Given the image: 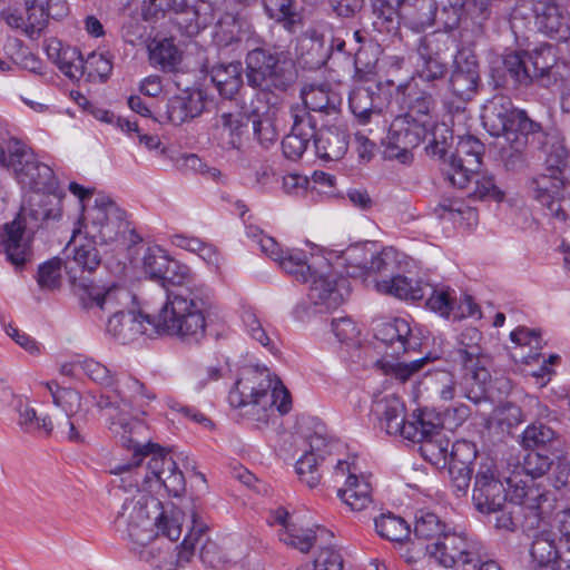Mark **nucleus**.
<instances>
[{
	"label": "nucleus",
	"instance_id": "nucleus-2",
	"mask_svg": "<svg viewBox=\"0 0 570 570\" xmlns=\"http://www.w3.org/2000/svg\"><path fill=\"white\" fill-rule=\"evenodd\" d=\"M229 404L240 410V414L257 423L266 425L274 414V406L279 413L291 410V396L282 382L272 376L266 366L243 368L234 389L228 395Z\"/></svg>",
	"mask_w": 570,
	"mask_h": 570
},
{
	"label": "nucleus",
	"instance_id": "nucleus-30",
	"mask_svg": "<svg viewBox=\"0 0 570 570\" xmlns=\"http://www.w3.org/2000/svg\"><path fill=\"white\" fill-rule=\"evenodd\" d=\"M397 100L402 108L406 109L403 115H410L411 118L423 119L429 126V117L435 107L433 96L426 90L419 87V83L412 79L411 81L400 85L397 88Z\"/></svg>",
	"mask_w": 570,
	"mask_h": 570
},
{
	"label": "nucleus",
	"instance_id": "nucleus-47",
	"mask_svg": "<svg viewBox=\"0 0 570 570\" xmlns=\"http://www.w3.org/2000/svg\"><path fill=\"white\" fill-rule=\"evenodd\" d=\"M279 266L297 281L308 282L315 271L307 255L301 249H286L277 261Z\"/></svg>",
	"mask_w": 570,
	"mask_h": 570
},
{
	"label": "nucleus",
	"instance_id": "nucleus-19",
	"mask_svg": "<svg viewBox=\"0 0 570 570\" xmlns=\"http://www.w3.org/2000/svg\"><path fill=\"white\" fill-rule=\"evenodd\" d=\"M107 332L120 343L127 344L141 335H156V320L135 311H115L108 318Z\"/></svg>",
	"mask_w": 570,
	"mask_h": 570
},
{
	"label": "nucleus",
	"instance_id": "nucleus-11",
	"mask_svg": "<svg viewBox=\"0 0 570 570\" xmlns=\"http://www.w3.org/2000/svg\"><path fill=\"white\" fill-rule=\"evenodd\" d=\"M481 550V544L466 533L450 529L441 539L426 546V551L438 563L455 570H464V567L476 564Z\"/></svg>",
	"mask_w": 570,
	"mask_h": 570
},
{
	"label": "nucleus",
	"instance_id": "nucleus-27",
	"mask_svg": "<svg viewBox=\"0 0 570 570\" xmlns=\"http://www.w3.org/2000/svg\"><path fill=\"white\" fill-rule=\"evenodd\" d=\"M274 523L282 527L278 531L279 540L298 551L306 553L317 541V533L311 528L298 525L293 517L284 508H277L273 512Z\"/></svg>",
	"mask_w": 570,
	"mask_h": 570
},
{
	"label": "nucleus",
	"instance_id": "nucleus-15",
	"mask_svg": "<svg viewBox=\"0 0 570 570\" xmlns=\"http://www.w3.org/2000/svg\"><path fill=\"white\" fill-rule=\"evenodd\" d=\"M428 132L426 122L423 119L411 118L410 115L396 116L389 127L385 138L390 157H395L406 163L410 151L417 147Z\"/></svg>",
	"mask_w": 570,
	"mask_h": 570
},
{
	"label": "nucleus",
	"instance_id": "nucleus-59",
	"mask_svg": "<svg viewBox=\"0 0 570 570\" xmlns=\"http://www.w3.org/2000/svg\"><path fill=\"white\" fill-rule=\"evenodd\" d=\"M426 306L443 317H449L454 308L455 298L453 291L449 287H434L430 285L426 289Z\"/></svg>",
	"mask_w": 570,
	"mask_h": 570
},
{
	"label": "nucleus",
	"instance_id": "nucleus-37",
	"mask_svg": "<svg viewBox=\"0 0 570 570\" xmlns=\"http://www.w3.org/2000/svg\"><path fill=\"white\" fill-rule=\"evenodd\" d=\"M55 404L61 407L66 417L56 422L57 429L72 442H82V436L76 429L71 416L78 412L81 406V395L73 389L65 387L63 391H57L55 394Z\"/></svg>",
	"mask_w": 570,
	"mask_h": 570
},
{
	"label": "nucleus",
	"instance_id": "nucleus-18",
	"mask_svg": "<svg viewBox=\"0 0 570 570\" xmlns=\"http://www.w3.org/2000/svg\"><path fill=\"white\" fill-rule=\"evenodd\" d=\"M532 12L541 33L558 41L570 38V13L556 0H532Z\"/></svg>",
	"mask_w": 570,
	"mask_h": 570
},
{
	"label": "nucleus",
	"instance_id": "nucleus-17",
	"mask_svg": "<svg viewBox=\"0 0 570 570\" xmlns=\"http://www.w3.org/2000/svg\"><path fill=\"white\" fill-rule=\"evenodd\" d=\"M145 274L164 287L168 285L183 286L189 282L190 275L186 266L171 259L160 247H148L142 256Z\"/></svg>",
	"mask_w": 570,
	"mask_h": 570
},
{
	"label": "nucleus",
	"instance_id": "nucleus-58",
	"mask_svg": "<svg viewBox=\"0 0 570 570\" xmlns=\"http://www.w3.org/2000/svg\"><path fill=\"white\" fill-rule=\"evenodd\" d=\"M26 13L24 35L30 39H38L49 22V18L45 11V4L28 1L26 3Z\"/></svg>",
	"mask_w": 570,
	"mask_h": 570
},
{
	"label": "nucleus",
	"instance_id": "nucleus-36",
	"mask_svg": "<svg viewBox=\"0 0 570 570\" xmlns=\"http://www.w3.org/2000/svg\"><path fill=\"white\" fill-rule=\"evenodd\" d=\"M379 293L390 295L400 299L419 301L426 296L430 284L421 279L395 275L389 279H381L375 283Z\"/></svg>",
	"mask_w": 570,
	"mask_h": 570
},
{
	"label": "nucleus",
	"instance_id": "nucleus-60",
	"mask_svg": "<svg viewBox=\"0 0 570 570\" xmlns=\"http://www.w3.org/2000/svg\"><path fill=\"white\" fill-rule=\"evenodd\" d=\"M253 130L255 138L264 148L273 146L279 137L274 114L271 112L255 118L253 120Z\"/></svg>",
	"mask_w": 570,
	"mask_h": 570
},
{
	"label": "nucleus",
	"instance_id": "nucleus-3",
	"mask_svg": "<svg viewBox=\"0 0 570 570\" xmlns=\"http://www.w3.org/2000/svg\"><path fill=\"white\" fill-rule=\"evenodd\" d=\"M126 449L134 452V462L118 464L110 470L111 474L122 475L126 487H132V481H137L148 491L165 488L173 497L185 492V476L176 461L167 450L150 442L149 433L140 446Z\"/></svg>",
	"mask_w": 570,
	"mask_h": 570
},
{
	"label": "nucleus",
	"instance_id": "nucleus-49",
	"mask_svg": "<svg viewBox=\"0 0 570 570\" xmlns=\"http://www.w3.org/2000/svg\"><path fill=\"white\" fill-rule=\"evenodd\" d=\"M181 60V53L174 42L163 39L149 46V61L163 70H174Z\"/></svg>",
	"mask_w": 570,
	"mask_h": 570
},
{
	"label": "nucleus",
	"instance_id": "nucleus-54",
	"mask_svg": "<svg viewBox=\"0 0 570 570\" xmlns=\"http://www.w3.org/2000/svg\"><path fill=\"white\" fill-rule=\"evenodd\" d=\"M450 440L443 434L424 440L421 443L420 451L423 458L434 465H448L450 456Z\"/></svg>",
	"mask_w": 570,
	"mask_h": 570
},
{
	"label": "nucleus",
	"instance_id": "nucleus-35",
	"mask_svg": "<svg viewBox=\"0 0 570 570\" xmlns=\"http://www.w3.org/2000/svg\"><path fill=\"white\" fill-rule=\"evenodd\" d=\"M563 187V174L557 169L546 170L531 180L533 198L552 212H558L554 206L562 194Z\"/></svg>",
	"mask_w": 570,
	"mask_h": 570
},
{
	"label": "nucleus",
	"instance_id": "nucleus-38",
	"mask_svg": "<svg viewBox=\"0 0 570 570\" xmlns=\"http://www.w3.org/2000/svg\"><path fill=\"white\" fill-rule=\"evenodd\" d=\"M530 556L532 563L538 568L570 570V562L561 561V544L556 546L547 534H540L533 539Z\"/></svg>",
	"mask_w": 570,
	"mask_h": 570
},
{
	"label": "nucleus",
	"instance_id": "nucleus-63",
	"mask_svg": "<svg viewBox=\"0 0 570 570\" xmlns=\"http://www.w3.org/2000/svg\"><path fill=\"white\" fill-rule=\"evenodd\" d=\"M343 557L338 550L326 547L322 548L312 562H307L297 570H343Z\"/></svg>",
	"mask_w": 570,
	"mask_h": 570
},
{
	"label": "nucleus",
	"instance_id": "nucleus-56",
	"mask_svg": "<svg viewBox=\"0 0 570 570\" xmlns=\"http://www.w3.org/2000/svg\"><path fill=\"white\" fill-rule=\"evenodd\" d=\"M530 60L531 53L528 52H513L505 56L504 68L515 83L528 85L531 81Z\"/></svg>",
	"mask_w": 570,
	"mask_h": 570
},
{
	"label": "nucleus",
	"instance_id": "nucleus-20",
	"mask_svg": "<svg viewBox=\"0 0 570 570\" xmlns=\"http://www.w3.org/2000/svg\"><path fill=\"white\" fill-rule=\"evenodd\" d=\"M449 90L461 102L471 100L480 85L479 65L473 55L459 52L449 78Z\"/></svg>",
	"mask_w": 570,
	"mask_h": 570
},
{
	"label": "nucleus",
	"instance_id": "nucleus-51",
	"mask_svg": "<svg viewBox=\"0 0 570 570\" xmlns=\"http://www.w3.org/2000/svg\"><path fill=\"white\" fill-rule=\"evenodd\" d=\"M505 144L500 147V158L508 170H518L524 164L523 154L528 146V140L522 136L504 138Z\"/></svg>",
	"mask_w": 570,
	"mask_h": 570
},
{
	"label": "nucleus",
	"instance_id": "nucleus-7",
	"mask_svg": "<svg viewBox=\"0 0 570 570\" xmlns=\"http://www.w3.org/2000/svg\"><path fill=\"white\" fill-rule=\"evenodd\" d=\"M483 335L476 327H466L458 336L451 357L464 370L462 389L464 397L473 403L485 399V387L491 380L487 367L489 357L482 346Z\"/></svg>",
	"mask_w": 570,
	"mask_h": 570
},
{
	"label": "nucleus",
	"instance_id": "nucleus-8",
	"mask_svg": "<svg viewBox=\"0 0 570 570\" xmlns=\"http://www.w3.org/2000/svg\"><path fill=\"white\" fill-rule=\"evenodd\" d=\"M0 164L12 169L19 183L37 194H53L58 188L53 170L16 138H0Z\"/></svg>",
	"mask_w": 570,
	"mask_h": 570
},
{
	"label": "nucleus",
	"instance_id": "nucleus-46",
	"mask_svg": "<svg viewBox=\"0 0 570 570\" xmlns=\"http://www.w3.org/2000/svg\"><path fill=\"white\" fill-rule=\"evenodd\" d=\"M380 99L375 92L365 87L354 88L348 96V106L352 114L361 124H367L372 115L379 114L375 101Z\"/></svg>",
	"mask_w": 570,
	"mask_h": 570
},
{
	"label": "nucleus",
	"instance_id": "nucleus-6",
	"mask_svg": "<svg viewBox=\"0 0 570 570\" xmlns=\"http://www.w3.org/2000/svg\"><path fill=\"white\" fill-rule=\"evenodd\" d=\"M247 85L263 92H285L295 81L294 62L278 47H257L245 57Z\"/></svg>",
	"mask_w": 570,
	"mask_h": 570
},
{
	"label": "nucleus",
	"instance_id": "nucleus-53",
	"mask_svg": "<svg viewBox=\"0 0 570 570\" xmlns=\"http://www.w3.org/2000/svg\"><path fill=\"white\" fill-rule=\"evenodd\" d=\"M434 212L440 218L456 219L459 217L468 220L469 224L475 223L478 217L475 209L459 198H442Z\"/></svg>",
	"mask_w": 570,
	"mask_h": 570
},
{
	"label": "nucleus",
	"instance_id": "nucleus-31",
	"mask_svg": "<svg viewBox=\"0 0 570 570\" xmlns=\"http://www.w3.org/2000/svg\"><path fill=\"white\" fill-rule=\"evenodd\" d=\"M303 105L306 111L335 116L340 112L342 96L327 83L309 85L301 92Z\"/></svg>",
	"mask_w": 570,
	"mask_h": 570
},
{
	"label": "nucleus",
	"instance_id": "nucleus-5",
	"mask_svg": "<svg viewBox=\"0 0 570 570\" xmlns=\"http://www.w3.org/2000/svg\"><path fill=\"white\" fill-rule=\"evenodd\" d=\"M49 196L37 194L28 206H22L17 217L7 223L1 234L0 252L16 268H21L31 258L30 240L26 232H33L42 222L57 219L60 212L48 208Z\"/></svg>",
	"mask_w": 570,
	"mask_h": 570
},
{
	"label": "nucleus",
	"instance_id": "nucleus-29",
	"mask_svg": "<svg viewBox=\"0 0 570 570\" xmlns=\"http://www.w3.org/2000/svg\"><path fill=\"white\" fill-rule=\"evenodd\" d=\"M316 154L324 160H340L348 149L350 136L344 125L323 126L314 130Z\"/></svg>",
	"mask_w": 570,
	"mask_h": 570
},
{
	"label": "nucleus",
	"instance_id": "nucleus-57",
	"mask_svg": "<svg viewBox=\"0 0 570 570\" xmlns=\"http://www.w3.org/2000/svg\"><path fill=\"white\" fill-rule=\"evenodd\" d=\"M473 187L468 191V196L478 200L485 198L493 200H501L503 198L502 191L495 185L493 176L481 174L476 170V174L471 175V181L468 185Z\"/></svg>",
	"mask_w": 570,
	"mask_h": 570
},
{
	"label": "nucleus",
	"instance_id": "nucleus-62",
	"mask_svg": "<svg viewBox=\"0 0 570 570\" xmlns=\"http://www.w3.org/2000/svg\"><path fill=\"white\" fill-rule=\"evenodd\" d=\"M320 462L321 460L313 452H306L296 462L295 468L301 481L311 489L316 488L321 482Z\"/></svg>",
	"mask_w": 570,
	"mask_h": 570
},
{
	"label": "nucleus",
	"instance_id": "nucleus-12",
	"mask_svg": "<svg viewBox=\"0 0 570 570\" xmlns=\"http://www.w3.org/2000/svg\"><path fill=\"white\" fill-rule=\"evenodd\" d=\"M95 404L106 416L110 433L121 446L137 448L147 439V424L127 413L120 400L114 402L109 396L100 395Z\"/></svg>",
	"mask_w": 570,
	"mask_h": 570
},
{
	"label": "nucleus",
	"instance_id": "nucleus-48",
	"mask_svg": "<svg viewBox=\"0 0 570 570\" xmlns=\"http://www.w3.org/2000/svg\"><path fill=\"white\" fill-rule=\"evenodd\" d=\"M377 534L386 540L402 542L410 537L411 530L406 521L391 512L375 519Z\"/></svg>",
	"mask_w": 570,
	"mask_h": 570
},
{
	"label": "nucleus",
	"instance_id": "nucleus-41",
	"mask_svg": "<svg viewBox=\"0 0 570 570\" xmlns=\"http://www.w3.org/2000/svg\"><path fill=\"white\" fill-rule=\"evenodd\" d=\"M375 337L394 350V354L406 352L413 347L411 327L404 318H394L392 322L379 326Z\"/></svg>",
	"mask_w": 570,
	"mask_h": 570
},
{
	"label": "nucleus",
	"instance_id": "nucleus-39",
	"mask_svg": "<svg viewBox=\"0 0 570 570\" xmlns=\"http://www.w3.org/2000/svg\"><path fill=\"white\" fill-rule=\"evenodd\" d=\"M462 382H458L455 375L448 370H433L426 373L422 385L431 393V395L439 397L442 401H452L460 390L464 395Z\"/></svg>",
	"mask_w": 570,
	"mask_h": 570
},
{
	"label": "nucleus",
	"instance_id": "nucleus-16",
	"mask_svg": "<svg viewBox=\"0 0 570 570\" xmlns=\"http://www.w3.org/2000/svg\"><path fill=\"white\" fill-rule=\"evenodd\" d=\"M508 492L491 462L482 463L475 474L473 502L482 513H495L502 510Z\"/></svg>",
	"mask_w": 570,
	"mask_h": 570
},
{
	"label": "nucleus",
	"instance_id": "nucleus-21",
	"mask_svg": "<svg viewBox=\"0 0 570 570\" xmlns=\"http://www.w3.org/2000/svg\"><path fill=\"white\" fill-rule=\"evenodd\" d=\"M206 525L193 515V527L181 542V549L177 554L178 564L188 562L198 544L200 546V559L205 564L217 568L226 562L225 554L219 546L206 538Z\"/></svg>",
	"mask_w": 570,
	"mask_h": 570
},
{
	"label": "nucleus",
	"instance_id": "nucleus-64",
	"mask_svg": "<svg viewBox=\"0 0 570 570\" xmlns=\"http://www.w3.org/2000/svg\"><path fill=\"white\" fill-rule=\"evenodd\" d=\"M554 527L559 532L561 544V561L570 562V507H567L556 513Z\"/></svg>",
	"mask_w": 570,
	"mask_h": 570
},
{
	"label": "nucleus",
	"instance_id": "nucleus-25",
	"mask_svg": "<svg viewBox=\"0 0 570 570\" xmlns=\"http://www.w3.org/2000/svg\"><path fill=\"white\" fill-rule=\"evenodd\" d=\"M371 415L379 428L389 435L404 436L409 420L405 417V405L396 395H385L372 403Z\"/></svg>",
	"mask_w": 570,
	"mask_h": 570
},
{
	"label": "nucleus",
	"instance_id": "nucleus-22",
	"mask_svg": "<svg viewBox=\"0 0 570 570\" xmlns=\"http://www.w3.org/2000/svg\"><path fill=\"white\" fill-rule=\"evenodd\" d=\"M289 118L293 121L292 131L282 141L284 156L292 160L299 159L306 151L314 137L316 121L305 108L299 105L289 108Z\"/></svg>",
	"mask_w": 570,
	"mask_h": 570
},
{
	"label": "nucleus",
	"instance_id": "nucleus-24",
	"mask_svg": "<svg viewBox=\"0 0 570 570\" xmlns=\"http://www.w3.org/2000/svg\"><path fill=\"white\" fill-rule=\"evenodd\" d=\"M309 301L326 309H335L343 302L346 293V279L335 273H318L316 269L309 277Z\"/></svg>",
	"mask_w": 570,
	"mask_h": 570
},
{
	"label": "nucleus",
	"instance_id": "nucleus-61",
	"mask_svg": "<svg viewBox=\"0 0 570 570\" xmlns=\"http://www.w3.org/2000/svg\"><path fill=\"white\" fill-rule=\"evenodd\" d=\"M55 65L70 79H80L85 76L83 57L76 47L66 46Z\"/></svg>",
	"mask_w": 570,
	"mask_h": 570
},
{
	"label": "nucleus",
	"instance_id": "nucleus-55",
	"mask_svg": "<svg viewBox=\"0 0 570 570\" xmlns=\"http://www.w3.org/2000/svg\"><path fill=\"white\" fill-rule=\"evenodd\" d=\"M556 432L541 422H535L523 431L520 436V444L527 450L544 448L554 441Z\"/></svg>",
	"mask_w": 570,
	"mask_h": 570
},
{
	"label": "nucleus",
	"instance_id": "nucleus-4",
	"mask_svg": "<svg viewBox=\"0 0 570 570\" xmlns=\"http://www.w3.org/2000/svg\"><path fill=\"white\" fill-rule=\"evenodd\" d=\"M156 327L157 334L174 336L189 345L199 344L207 328L204 301L185 287L168 292Z\"/></svg>",
	"mask_w": 570,
	"mask_h": 570
},
{
	"label": "nucleus",
	"instance_id": "nucleus-40",
	"mask_svg": "<svg viewBox=\"0 0 570 570\" xmlns=\"http://www.w3.org/2000/svg\"><path fill=\"white\" fill-rule=\"evenodd\" d=\"M442 433V420L433 412L420 411L413 413L412 420H409L403 439L423 443L424 440L435 438Z\"/></svg>",
	"mask_w": 570,
	"mask_h": 570
},
{
	"label": "nucleus",
	"instance_id": "nucleus-10",
	"mask_svg": "<svg viewBox=\"0 0 570 570\" xmlns=\"http://www.w3.org/2000/svg\"><path fill=\"white\" fill-rule=\"evenodd\" d=\"M83 219L87 238L100 245L116 242L127 227L124 212L106 195L96 197Z\"/></svg>",
	"mask_w": 570,
	"mask_h": 570
},
{
	"label": "nucleus",
	"instance_id": "nucleus-33",
	"mask_svg": "<svg viewBox=\"0 0 570 570\" xmlns=\"http://www.w3.org/2000/svg\"><path fill=\"white\" fill-rule=\"evenodd\" d=\"M205 100L206 97L202 90H185L168 100L167 119L174 125L194 119L204 111Z\"/></svg>",
	"mask_w": 570,
	"mask_h": 570
},
{
	"label": "nucleus",
	"instance_id": "nucleus-45",
	"mask_svg": "<svg viewBox=\"0 0 570 570\" xmlns=\"http://www.w3.org/2000/svg\"><path fill=\"white\" fill-rule=\"evenodd\" d=\"M112 386H115V393L125 410L131 406L132 401L140 400V406H144L156 399L155 393L149 391L142 382L132 376H125L117 380Z\"/></svg>",
	"mask_w": 570,
	"mask_h": 570
},
{
	"label": "nucleus",
	"instance_id": "nucleus-32",
	"mask_svg": "<svg viewBox=\"0 0 570 570\" xmlns=\"http://www.w3.org/2000/svg\"><path fill=\"white\" fill-rule=\"evenodd\" d=\"M436 12L435 0H399V19L417 32L433 26Z\"/></svg>",
	"mask_w": 570,
	"mask_h": 570
},
{
	"label": "nucleus",
	"instance_id": "nucleus-1",
	"mask_svg": "<svg viewBox=\"0 0 570 570\" xmlns=\"http://www.w3.org/2000/svg\"><path fill=\"white\" fill-rule=\"evenodd\" d=\"M115 495L122 500L115 525L130 542L144 543L160 534L170 542L180 538V512L168 514L163 503L137 481H132V487H126L120 475Z\"/></svg>",
	"mask_w": 570,
	"mask_h": 570
},
{
	"label": "nucleus",
	"instance_id": "nucleus-13",
	"mask_svg": "<svg viewBox=\"0 0 570 570\" xmlns=\"http://www.w3.org/2000/svg\"><path fill=\"white\" fill-rule=\"evenodd\" d=\"M483 145L472 137H461L455 151L450 155L443 164V174L445 178L460 189L468 188L471 181V175L476 174L481 167Z\"/></svg>",
	"mask_w": 570,
	"mask_h": 570
},
{
	"label": "nucleus",
	"instance_id": "nucleus-9",
	"mask_svg": "<svg viewBox=\"0 0 570 570\" xmlns=\"http://www.w3.org/2000/svg\"><path fill=\"white\" fill-rule=\"evenodd\" d=\"M552 461L548 455L531 451L522 463V471L530 479L520 478L519 472H514L508 479L510 500L519 505H523L532 514L531 527H538L540 522L539 509L542 502L548 500L547 493L534 482L535 478L543 476L551 468Z\"/></svg>",
	"mask_w": 570,
	"mask_h": 570
},
{
	"label": "nucleus",
	"instance_id": "nucleus-23",
	"mask_svg": "<svg viewBox=\"0 0 570 570\" xmlns=\"http://www.w3.org/2000/svg\"><path fill=\"white\" fill-rule=\"evenodd\" d=\"M76 294L83 308H98L108 312H112L130 298L129 292L115 283L100 286L81 282Z\"/></svg>",
	"mask_w": 570,
	"mask_h": 570
},
{
	"label": "nucleus",
	"instance_id": "nucleus-14",
	"mask_svg": "<svg viewBox=\"0 0 570 570\" xmlns=\"http://www.w3.org/2000/svg\"><path fill=\"white\" fill-rule=\"evenodd\" d=\"M448 38L425 36L416 48L414 80L419 79L430 86L444 78L448 72Z\"/></svg>",
	"mask_w": 570,
	"mask_h": 570
},
{
	"label": "nucleus",
	"instance_id": "nucleus-50",
	"mask_svg": "<svg viewBox=\"0 0 570 570\" xmlns=\"http://www.w3.org/2000/svg\"><path fill=\"white\" fill-rule=\"evenodd\" d=\"M450 528L433 512L421 511L414 523V534L425 540L441 539Z\"/></svg>",
	"mask_w": 570,
	"mask_h": 570
},
{
	"label": "nucleus",
	"instance_id": "nucleus-52",
	"mask_svg": "<svg viewBox=\"0 0 570 570\" xmlns=\"http://www.w3.org/2000/svg\"><path fill=\"white\" fill-rule=\"evenodd\" d=\"M16 407L19 413L18 424L24 432L43 431L46 435L51 433L53 423L49 416L39 417L36 410L21 400Z\"/></svg>",
	"mask_w": 570,
	"mask_h": 570
},
{
	"label": "nucleus",
	"instance_id": "nucleus-43",
	"mask_svg": "<svg viewBox=\"0 0 570 570\" xmlns=\"http://www.w3.org/2000/svg\"><path fill=\"white\" fill-rule=\"evenodd\" d=\"M371 484L364 478L350 474L345 487L338 489L337 495L352 511H362L372 502Z\"/></svg>",
	"mask_w": 570,
	"mask_h": 570
},
{
	"label": "nucleus",
	"instance_id": "nucleus-34",
	"mask_svg": "<svg viewBox=\"0 0 570 570\" xmlns=\"http://www.w3.org/2000/svg\"><path fill=\"white\" fill-rule=\"evenodd\" d=\"M96 245L97 243L88 238L85 244L73 247L72 257L68 256L66 271L76 292L79 289V283L86 282L81 275H78V272H92L100 265L101 258Z\"/></svg>",
	"mask_w": 570,
	"mask_h": 570
},
{
	"label": "nucleus",
	"instance_id": "nucleus-26",
	"mask_svg": "<svg viewBox=\"0 0 570 570\" xmlns=\"http://www.w3.org/2000/svg\"><path fill=\"white\" fill-rule=\"evenodd\" d=\"M511 99L504 95H495L482 108L481 120L488 132L494 137L504 136L513 128L517 114Z\"/></svg>",
	"mask_w": 570,
	"mask_h": 570
},
{
	"label": "nucleus",
	"instance_id": "nucleus-44",
	"mask_svg": "<svg viewBox=\"0 0 570 570\" xmlns=\"http://www.w3.org/2000/svg\"><path fill=\"white\" fill-rule=\"evenodd\" d=\"M212 80L223 97L233 98L244 83L242 63L236 61L214 67Z\"/></svg>",
	"mask_w": 570,
	"mask_h": 570
},
{
	"label": "nucleus",
	"instance_id": "nucleus-42",
	"mask_svg": "<svg viewBox=\"0 0 570 570\" xmlns=\"http://www.w3.org/2000/svg\"><path fill=\"white\" fill-rule=\"evenodd\" d=\"M130 551L155 570H161L165 566L171 564L170 544L159 540L158 537L144 543L130 542Z\"/></svg>",
	"mask_w": 570,
	"mask_h": 570
},
{
	"label": "nucleus",
	"instance_id": "nucleus-28",
	"mask_svg": "<svg viewBox=\"0 0 570 570\" xmlns=\"http://www.w3.org/2000/svg\"><path fill=\"white\" fill-rule=\"evenodd\" d=\"M296 56L306 69L315 70L323 67L331 56L325 37L316 29H308L297 39Z\"/></svg>",
	"mask_w": 570,
	"mask_h": 570
}]
</instances>
